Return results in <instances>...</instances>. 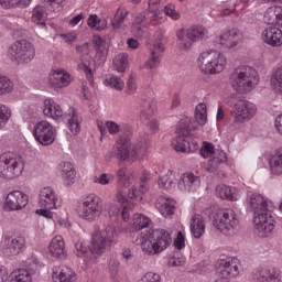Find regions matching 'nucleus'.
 I'll return each mask as SVG.
<instances>
[{"instance_id":"obj_1","label":"nucleus","mask_w":282,"mask_h":282,"mask_svg":"<svg viewBox=\"0 0 282 282\" xmlns=\"http://www.w3.org/2000/svg\"><path fill=\"white\" fill-rule=\"evenodd\" d=\"M249 205L253 213L256 230H259V232H272L276 226V221L272 216L274 205L271 200L256 193L249 197Z\"/></svg>"},{"instance_id":"obj_2","label":"nucleus","mask_w":282,"mask_h":282,"mask_svg":"<svg viewBox=\"0 0 282 282\" xmlns=\"http://www.w3.org/2000/svg\"><path fill=\"white\" fill-rule=\"evenodd\" d=\"M151 142L149 140V135L141 137L137 140V143L131 144V140L127 138H121L117 141L113 148V154L117 160H129L132 158V162L138 160L139 155H144L147 151H149V147Z\"/></svg>"},{"instance_id":"obj_3","label":"nucleus","mask_w":282,"mask_h":282,"mask_svg":"<svg viewBox=\"0 0 282 282\" xmlns=\"http://www.w3.org/2000/svg\"><path fill=\"white\" fill-rule=\"evenodd\" d=\"M118 241V230L113 226H104L102 228H97L91 235L89 250L91 254L96 257H101L105 252L111 250Z\"/></svg>"},{"instance_id":"obj_4","label":"nucleus","mask_w":282,"mask_h":282,"mask_svg":"<svg viewBox=\"0 0 282 282\" xmlns=\"http://www.w3.org/2000/svg\"><path fill=\"white\" fill-rule=\"evenodd\" d=\"M230 85L238 94H250L259 85V74L250 66H239L230 75Z\"/></svg>"},{"instance_id":"obj_5","label":"nucleus","mask_w":282,"mask_h":282,"mask_svg":"<svg viewBox=\"0 0 282 282\" xmlns=\"http://www.w3.org/2000/svg\"><path fill=\"white\" fill-rule=\"evenodd\" d=\"M227 64L226 55L217 50L204 51L197 58V67L202 74H209L212 76L221 74L226 69Z\"/></svg>"},{"instance_id":"obj_6","label":"nucleus","mask_w":282,"mask_h":282,"mask_svg":"<svg viewBox=\"0 0 282 282\" xmlns=\"http://www.w3.org/2000/svg\"><path fill=\"white\" fill-rule=\"evenodd\" d=\"M173 239L166 229H154L148 238L141 242V249L145 254L153 257L164 252L171 246Z\"/></svg>"},{"instance_id":"obj_7","label":"nucleus","mask_w":282,"mask_h":282,"mask_svg":"<svg viewBox=\"0 0 282 282\" xmlns=\"http://www.w3.org/2000/svg\"><path fill=\"white\" fill-rule=\"evenodd\" d=\"M24 169L23 160L17 154L8 152L0 155V177L2 180L21 177Z\"/></svg>"},{"instance_id":"obj_8","label":"nucleus","mask_w":282,"mask_h":282,"mask_svg":"<svg viewBox=\"0 0 282 282\" xmlns=\"http://www.w3.org/2000/svg\"><path fill=\"white\" fill-rule=\"evenodd\" d=\"M214 228L226 235L232 237L237 235L239 227V219L232 209H220L216 213L213 220Z\"/></svg>"},{"instance_id":"obj_9","label":"nucleus","mask_w":282,"mask_h":282,"mask_svg":"<svg viewBox=\"0 0 282 282\" xmlns=\"http://www.w3.org/2000/svg\"><path fill=\"white\" fill-rule=\"evenodd\" d=\"M9 56L13 63L19 65L32 63L34 56H36V48L28 40L15 41L9 47Z\"/></svg>"},{"instance_id":"obj_10","label":"nucleus","mask_w":282,"mask_h":282,"mask_svg":"<svg viewBox=\"0 0 282 282\" xmlns=\"http://www.w3.org/2000/svg\"><path fill=\"white\" fill-rule=\"evenodd\" d=\"M162 23V17L158 10H148L135 17L131 32L137 39H142L147 32V28L150 25H160Z\"/></svg>"},{"instance_id":"obj_11","label":"nucleus","mask_w":282,"mask_h":282,"mask_svg":"<svg viewBox=\"0 0 282 282\" xmlns=\"http://www.w3.org/2000/svg\"><path fill=\"white\" fill-rule=\"evenodd\" d=\"M79 217L86 221H96L102 215V199L95 194H89L79 204Z\"/></svg>"},{"instance_id":"obj_12","label":"nucleus","mask_w":282,"mask_h":282,"mask_svg":"<svg viewBox=\"0 0 282 282\" xmlns=\"http://www.w3.org/2000/svg\"><path fill=\"white\" fill-rule=\"evenodd\" d=\"M33 135L42 147H51L56 142V128L48 121H40L34 126Z\"/></svg>"},{"instance_id":"obj_13","label":"nucleus","mask_w":282,"mask_h":282,"mask_svg":"<svg viewBox=\"0 0 282 282\" xmlns=\"http://www.w3.org/2000/svg\"><path fill=\"white\" fill-rule=\"evenodd\" d=\"M153 116H155V100L151 97L142 98L140 104V120L151 131H158V120Z\"/></svg>"},{"instance_id":"obj_14","label":"nucleus","mask_w":282,"mask_h":282,"mask_svg":"<svg viewBox=\"0 0 282 282\" xmlns=\"http://www.w3.org/2000/svg\"><path fill=\"white\" fill-rule=\"evenodd\" d=\"M256 115L257 106L246 99L238 100L231 109L234 122H247L248 120H252Z\"/></svg>"},{"instance_id":"obj_15","label":"nucleus","mask_w":282,"mask_h":282,"mask_svg":"<svg viewBox=\"0 0 282 282\" xmlns=\"http://www.w3.org/2000/svg\"><path fill=\"white\" fill-rule=\"evenodd\" d=\"M25 248V237L18 235V236H10L4 239L3 245V254L6 257H17L23 252Z\"/></svg>"},{"instance_id":"obj_16","label":"nucleus","mask_w":282,"mask_h":282,"mask_svg":"<svg viewBox=\"0 0 282 282\" xmlns=\"http://www.w3.org/2000/svg\"><path fill=\"white\" fill-rule=\"evenodd\" d=\"M250 282H281V271L276 268H260L252 272Z\"/></svg>"},{"instance_id":"obj_17","label":"nucleus","mask_w":282,"mask_h":282,"mask_svg":"<svg viewBox=\"0 0 282 282\" xmlns=\"http://www.w3.org/2000/svg\"><path fill=\"white\" fill-rule=\"evenodd\" d=\"M241 272V264L238 259L220 260L218 262V274L228 279V276H239Z\"/></svg>"},{"instance_id":"obj_18","label":"nucleus","mask_w":282,"mask_h":282,"mask_svg":"<svg viewBox=\"0 0 282 282\" xmlns=\"http://www.w3.org/2000/svg\"><path fill=\"white\" fill-rule=\"evenodd\" d=\"M39 205L41 208L56 209L58 208V195L51 186L40 191Z\"/></svg>"},{"instance_id":"obj_19","label":"nucleus","mask_w":282,"mask_h":282,"mask_svg":"<svg viewBox=\"0 0 282 282\" xmlns=\"http://www.w3.org/2000/svg\"><path fill=\"white\" fill-rule=\"evenodd\" d=\"M48 82L54 89H63L65 87H69V84L72 83V75H69L65 69H55L48 75Z\"/></svg>"},{"instance_id":"obj_20","label":"nucleus","mask_w":282,"mask_h":282,"mask_svg":"<svg viewBox=\"0 0 282 282\" xmlns=\"http://www.w3.org/2000/svg\"><path fill=\"white\" fill-rule=\"evenodd\" d=\"M162 54H164V44L156 42L150 46V56L144 63V67L148 69H158L160 63H162Z\"/></svg>"},{"instance_id":"obj_21","label":"nucleus","mask_w":282,"mask_h":282,"mask_svg":"<svg viewBox=\"0 0 282 282\" xmlns=\"http://www.w3.org/2000/svg\"><path fill=\"white\" fill-rule=\"evenodd\" d=\"M172 148L177 153H193L199 149V144L193 140L189 141L188 137L177 134V137L172 141Z\"/></svg>"},{"instance_id":"obj_22","label":"nucleus","mask_w":282,"mask_h":282,"mask_svg":"<svg viewBox=\"0 0 282 282\" xmlns=\"http://www.w3.org/2000/svg\"><path fill=\"white\" fill-rule=\"evenodd\" d=\"M263 43L271 45V47L282 46V31L279 28L269 26L262 31L261 34Z\"/></svg>"},{"instance_id":"obj_23","label":"nucleus","mask_w":282,"mask_h":282,"mask_svg":"<svg viewBox=\"0 0 282 282\" xmlns=\"http://www.w3.org/2000/svg\"><path fill=\"white\" fill-rule=\"evenodd\" d=\"M199 186H202V178L193 173L183 174L181 181L178 182V188L180 191H183V193L197 191Z\"/></svg>"},{"instance_id":"obj_24","label":"nucleus","mask_w":282,"mask_h":282,"mask_svg":"<svg viewBox=\"0 0 282 282\" xmlns=\"http://www.w3.org/2000/svg\"><path fill=\"white\" fill-rule=\"evenodd\" d=\"M48 252L55 259L65 261L67 259V251L65 250V240L62 236H55L48 246Z\"/></svg>"},{"instance_id":"obj_25","label":"nucleus","mask_w":282,"mask_h":282,"mask_svg":"<svg viewBox=\"0 0 282 282\" xmlns=\"http://www.w3.org/2000/svg\"><path fill=\"white\" fill-rule=\"evenodd\" d=\"M52 279L54 282H75L77 278L72 268L61 265L53 269Z\"/></svg>"},{"instance_id":"obj_26","label":"nucleus","mask_w":282,"mask_h":282,"mask_svg":"<svg viewBox=\"0 0 282 282\" xmlns=\"http://www.w3.org/2000/svg\"><path fill=\"white\" fill-rule=\"evenodd\" d=\"M149 180H151V173L143 171L140 177V189L131 187L128 192V197L130 199H142V195L149 191Z\"/></svg>"},{"instance_id":"obj_27","label":"nucleus","mask_w":282,"mask_h":282,"mask_svg":"<svg viewBox=\"0 0 282 282\" xmlns=\"http://www.w3.org/2000/svg\"><path fill=\"white\" fill-rule=\"evenodd\" d=\"M189 228L195 239H202L206 234V219L204 216L196 214L189 221Z\"/></svg>"},{"instance_id":"obj_28","label":"nucleus","mask_w":282,"mask_h":282,"mask_svg":"<svg viewBox=\"0 0 282 282\" xmlns=\"http://www.w3.org/2000/svg\"><path fill=\"white\" fill-rule=\"evenodd\" d=\"M96 55L94 58L95 67H102L107 63V54H109V46L101 37L95 40Z\"/></svg>"},{"instance_id":"obj_29","label":"nucleus","mask_w":282,"mask_h":282,"mask_svg":"<svg viewBox=\"0 0 282 282\" xmlns=\"http://www.w3.org/2000/svg\"><path fill=\"white\" fill-rule=\"evenodd\" d=\"M155 207L163 217H172L175 215V200L160 196L155 202Z\"/></svg>"},{"instance_id":"obj_30","label":"nucleus","mask_w":282,"mask_h":282,"mask_svg":"<svg viewBox=\"0 0 282 282\" xmlns=\"http://www.w3.org/2000/svg\"><path fill=\"white\" fill-rule=\"evenodd\" d=\"M269 171L274 177L282 175V148L278 149L269 159Z\"/></svg>"},{"instance_id":"obj_31","label":"nucleus","mask_w":282,"mask_h":282,"mask_svg":"<svg viewBox=\"0 0 282 282\" xmlns=\"http://www.w3.org/2000/svg\"><path fill=\"white\" fill-rule=\"evenodd\" d=\"M59 173L66 186H72V184H74V181L76 180V169L74 167V164L70 162L61 163Z\"/></svg>"},{"instance_id":"obj_32","label":"nucleus","mask_w":282,"mask_h":282,"mask_svg":"<svg viewBox=\"0 0 282 282\" xmlns=\"http://www.w3.org/2000/svg\"><path fill=\"white\" fill-rule=\"evenodd\" d=\"M44 116L46 118H53V120H58V118H63V109L54 99L44 100Z\"/></svg>"},{"instance_id":"obj_33","label":"nucleus","mask_w":282,"mask_h":282,"mask_svg":"<svg viewBox=\"0 0 282 282\" xmlns=\"http://www.w3.org/2000/svg\"><path fill=\"white\" fill-rule=\"evenodd\" d=\"M226 162H228V156L226 155V152L221 150H216L214 152L213 159L208 161V164L205 167V170L208 173H215L218 171L219 164H224Z\"/></svg>"},{"instance_id":"obj_34","label":"nucleus","mask_w":282,"mask_h":282,"mask_svg":"<svg viewBox=\"0 0 282 282\" xmlns=\"http://www.w3.org/2000/svg\"><path fill=\"white\" fill-rule=\"evenodd\" d=\"M197 129L196 124H193V120L191 118L185 117L181 119L176 126L177 135H182L183 138H189L191 132Z\"/></svg>"},{"instance_id":"obj_35","label":"nucleus","mask_w":282,"mask_h":282,"mask_svg":"<svg viewBox=\"0 0 282 282\" xmlns=\"http://www.w3.org/2000/svg\"><path fill=\"white\" fill-rule=\"evenodd\" d=\"M121 166L117 170V182L121 188H129L131 186V182H133V174H131V171H129L128 167Z\"/></svg>"},{"instance_id":"obj_36","label":"nucleus","mask_w":282,"mask_h":282,"mask_svg":"<svg viewBox=\"0 0 282 282\" xmlns=\"http://www.w3.org/2000/svg\"><path fill=\"white\" fill-rule=\"evenodd\" d=\"M176 39L178 41L177 45H178L180 50H184L185 52H188V50H191V47L193 46V43H195L193 37L188 34V30L177 31Z\"/></svg>"},{"instance_id":"obj_37","label":"nucleus","mask_w":282,"mask_h":282,"mask_svg":"<svg viewBox=\"0 0 282 282\" xmlns=\"http://www.w3.org/2000/svg\"><path fill=\"white\" fill-rule=\"evenodd\" d=\"M67 127L73 135H78L80 133V118L74 108L69 109Z\"/></svg>"},{"instance_id":"obj_38","label":"nucleus","mask_w":282,"mask_h":282,"mask_svg":"<svg viewBox=\"0 0 282 282\" xmlns=\"http://www.w3.org/2000/svg\"><path fill=\"white\" fill-rule=\"evenodd\" d=\"M239 43V33L237 30H230L220 36V45L225 47H235Z\"/></svg>"},{"instance_id":"obj_39","label":"nucleus","mask_w":282,"mask_h":282,"mask_svg":"<svg viewBox=\"0 0 282 282\" xmlns=\"http://www.w3.org/2000/svg\"><path fill=\"white\" fill-rule=\"evenodd\" d=\"M127 17H129V11L127 9H118L111 21L113 30H123V28H127V24L124 23Z\"/></svg>"},{"instance_id":"obj_40","label":"nucleus","mask_w":282,"mask_h":282,"mask_svg":"<svg viewBox=\"0 0 282 282\" xmlns=\"http://www.w3.org/2000/svg\"><path fill=\"white\" fill-rule=\"evenodd\" d=\"M46 20L47 12L45 11V8L43 6H36L33 9L32 22L45 30L47 28V24L45 23Z\"/></svg>"},{"instance_id":"obj_41","label":"nucleus","mask_w":282,"mask_h":282,"mask_svg":"<svg viewBox=\"0 0 282 282\" xmlns=\"http://www.w3.org/2000/svg\"><path fill=\"white\" fill-rule=\"evenodd\" d=\"M128 66H129V59L127 54L121 53L113 58V67L116 72H118L119 74H124V72H127Z\"/></svg>"},{"instance_id":"obj_42","label":"nucleus","mask_w":282,"mask_h":282,"mask_svg":"<svg viewBox=\"0 0 282 282\" xmlns=\"http://www.w3.org/2000/svg\"><path fill=\"white\" fill-rule=\"evenodd\" d=\"M216 197L220 199H228L229 202H235V195L232 194V187L220 184L216 186Z\"/></svg>"},{"instance_id":"obj_43","label":"nucleus","mask_w":282,"mask_h":282,"mask_svg":"<svg viewBox=\"0 0 282 282\" xmlns=\"http://www.w3.org/2000/svg\"><path fill=\"white\" fill-rule=\"evenodd\" d=\"M194 122H197L200 127H204L208 120V112L206 109V104H199L196 106Z\"/></svg>"},{"instance_id":"obj_44","label":"nucleus","mask_w":282,"mask_h":282,"mask_svg":"<svg viewBox=\"0 0 282 282\" xmlns=\"http://www.w3.org/2000/svg\"><path fill=\"white\" fill-rule=\"evenodd\" d=\"M187 32L192 40L195 41H202L204 39H208V30L204 26H192L187 29Z\"/></svg>"},{"instance_id":"obj_45","label":"nucleus","mask_w":282,"mask_h":282,"mask_svg":"<svg viewBox=\"0 0 282 282\" xmlns=\"http://www.w3.org/2000/svg\"><path fill=\"white\" fill-rule=\"evenodd\" d=\"M88 28L91 30H97L98 32H102V30H107V21L100 20L97 14L89 15L87 20Z\"/></svg>"},{"instance_id":"obj_46","label":"nucleus","mask_w":282,"mask_h":282,"mask_svg":"<svg viewBox=\"0 0 282 282\" xmlns=\"http://www.w3.org/2000/svg\"><path fill=\"white\" fill-rule=\"evenodd\" d=\"M151 219L142 214L133 215V228L134 230H143V228H149Z\"/></svg>"},{"instance_id":"obj_47","label":"nucleus","mask_w":282,"mask_h":282,"mask_svg":"<svg viewBox=\"0 0 282 282\" xmlns=\"http://www.w3.org/2000/svg\"><path fill=\"white\" fill-rule=\"evenodd\" d=\"M42 3L48 12H63L65 0H42Z\"/></svg>"},{"instance_id":"obj_48","label":"nucleus","mask_w":282,"mask_h":282,"mask_svg":"<svg viewBox=\"0 0 282 282\" xmlns=\"http://www.w3.org/2000/svg\"><path fill=\"white\" fill-rule=\"evenodd\" d=\"M32 0H0V6L10 10L12 8H28Z\"/></svg>"},{"instance_id":"obj_49","label":"nucleus","mask_w":282,"mask_h":282,"mask_svg":"<svg viewBox=\"0 0 282 282\" xmlns=\"http://www.w3.org/2000/svg\"><path fill=\"white\" fill-rule=\"evenodd\" d=\"M279 20V7H270L264 12V22L269 25H276Z\"/></svg>"},{"instance_id":"obj_50","label":"nucleus","mask_w":282,"mask_h":282,"mask_svg":"<svg viewBox=\"0 0 282 282\" xmlns=\"http://www.w3.org/2000/svg\"><path fill=\"white\" fill-rule=\"evenodd\" d=\"M9 279V282H32V276L28 274V271L22 269L13 271Z\"/></svg>"},{"instance_id":"obj_51","label":"nucleus","mask_w":282,"mask_h":282,"mask_svg":"<svg viewBox=\"0 0 282 282\" xmlns=\"http://www.w3.org/2000/svg\"><path fill=\"white\" fill-rule=\"evenodd\" d=\"M271 87L279 94H282V66L279 67L271 76Z\"/></svg>"},{"instance_id":"obj_52","label":"nucleus","mask_w":282,"mask_h":282,"mask_svg":"<svg viewBox=\"0 0 282 282\" xmlns=\"http://www.w3.org/2000/svg\"><path fill=\"white\" fill-rule=\"evenodd\" d=\"M104 85H106V87H110L111 89H116L117 91H122L124 89V82L117 76L106 78Z\"/></svg>"},{"instance_id":"obj_53","label":"nucleus","mask_w":282,"mask_h":282,"mask_svg":"<svg viewBox=\"0 0 282 282\" xmlns=\"http://www.w3.org/2000/svg\"><path fill=\"white\" fill-rule=\"evenodd\" d=\"M14 91V83L6 76L0 77V96L12 94Z\"/></svg>"},{"instance_id":"obj_54","label":"nucleus","mask_w":282,"mask_h":282,"mask_svg":"<svg viewBox=\"0 0 282 282\" xmlns=\"http://www.w3.org/2000/svg\"><path fill=\"white\" fill-rule=\"evenodd\" d=\"M20 197L17 196L15 191L9 193L6 198L4 208L6 210H19V203H17V199Z\"/></svg>"},{"instance_id":"obj_55","label":"nucleus","mask_w":282,"mask_h":282,"mask_svg":"<svg viewBox=\"0 0 282 282\" xmlns=\"http://www.w3.org/2000/svg\"><path fill=\"white\" fill-rule=\"evenodd\" d=\"M21 270H25V272H28L29 276L32 278V275L35 272H39V259H36V257L28 258L25 260V269H21Z\"/></svg>"},{"instance_id":"obj_56","label":"nucleus","mask_w":282,"mask_h":282,"mask_svg":"<svg viewBox=\"0 0 282 282\" xmlns=\"http://www.w3.org/2000/svg\"><path fill=\"white\" fill-rule=\"evenodd\" d=\"M106 129L110 133V135H118V133H121L127 129V124H118L115 121H107L106 122Z\"/></svg>"},{"instance_id":"obj_57","label":"nucleus","mask_w":282,"mask_h":282,"mask_svg":"<svg viewBox=\"0 0 282 282\" xmlns=\"http://www.w3.org/2000/svg\"><path fill=\"white\" fill-rule=\"evenodd\" d=\"M11 116L12 111L10 108H8L6 105H0V129H3V127L8 124Z\"/></svg>"},{"instance_id":"obj_58","label":"nucleus","mask_w":282,"mask_h":282,"mask_svg":"<svg viewBox=\"0 0 282 282\" xmlns=\"http://www.w3.org/2000/svg\"><path fill=\"white\" fill-rule=\"evenodd\" d=\"M159 186L160 188H163L164 191H171L173 186H175V183H173V176L171 175H163L159 180Z\"/></svg>"},{"instance_id":"obj_59","label":"nucleus","mask_w":282,"mask_h":282,"mask_svg":"<svg viewBox=\"0 0 282 282\" xmlns=\"http://www.w3.org/2000/svg\"><path fill=\"white\" fill-rule=\"evenodd\" d=\"M113 180H115L113 174L102 173L100 176L94 177V183L101 184V186H107L108 184H111Z\"/></svg>"},{"instance_id":"obj_60","label":"nucleus","mask_w":282,"mask_h":282,"mask_svg":"<svg viewBox=\"0 0 282 282\" xmlns=\"http://www.w3.org/2000/svg\"><path fill=\"white\" fill-rule=\"evenodd\" d=\"M74 253L76 257H79V259H85L87 254H89V248L83 245V242L78 241L75 243V250Z\"/></svg>"},{"instance_id":"obj_61","label":"nucleus","mask_w":282,"mask_h":282,"mask_svg":"<svg viewBox=\"0 0 282 282\" xmlns=\"http://www.w3.org/2000/svg\"><path fill=\"white\" fill-rule=\"evenodd\" d=\"M164 12L166 17H171L173 21H180L181 14L180 11L175 10V4L170 3L165 7Z\"/></svg>"},{"instance_id":"obj_62","label":"nucleus","mask_w":282,"mask_h":282,"mask_svg":"<svg viewBox=\"0 0 282 282\" xmlns=\"http://www.w3.org/2000/svg\"><path fill=\"white\" fill-rule=\"evenodd\" d=\"M217 150H215V144L213 143H205L204 148H202L199 150V154L203 156V158H210V155H215V152Z\"/></svg>"},{"instance_id":"obj_63","label":"nucleus","mask_w":282,"mask_h":282,"mask_svg":"<svg viewBox=\"0 0 282 282\" xmlns=\"http://www.w3.org/2000/svg\"><path fill=\"white\" fill-rule=\"evenodd\" d=\"M15 195L20 197L19 199H17L18 210L25 208V206H28V202H29L28 195L21 191H15Z\"/></svg>"},{"instance_id":"obj_64","label":"nucleus","mask_w":282,"mask_h":282,"mask_svg":"<svg viewBox=\"0 0 282 282\" xmlns=\"http://www.w3.org/2000/svg\"><path fill=\"white\" fill-rule=\"evenodd\" d=\"M139 282H160V274L148 272L139 280Z\"/></svg>"}]
</instances>
